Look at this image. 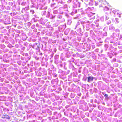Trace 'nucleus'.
I'll return each mask as SVG.
<instances>
[{"instance_id": "obj_52", "label": "nucleus", "mask_w": 122, "mask_h": 122, "mask_svg": "<svg viewBox=\"0 0 122 122\" xmlns=\"http://www.w3.org/2000/svg\"><path fill=\"white\" fill-rule=\"evenodd\" d=\"M95 3L96 4V5H98V3H96V1H95Z\"/></svg>"}, {"instance_id": "obj_46", "label": "nucleus", "mask_w": 122, "mask_h": 122, "mask_svg": "<svg viewBox=\"0 0 122 122\" xmlns=\"http://www.w3.org/2000/svg\"><path fill=\"white\" fill-rule=\"evenodd\" d=\"M117 15L118 16L120 17V15L119 14L117 13Z\"/></svg>"}, {"instance_id": "obj_38", "label": "nucleus", "mask_w": 122, "mask_h": 122, "mask_svg": "<svg viewBox=\"0 0 122 122\" xmlns=\"http://www.w3.org/2000/svg\"><path fill=\"white\" fill-rule=\"evenodd\" d=\"M78 31L80 32H81V28H79L78 29Z\"/></svg>"}, {"instance_id": "obj_22", "label": "nucleus", "mask_w": 122, "mask_h": 122, "mask_svg": "<svg viewBox=\"0 0 122 122\" xmlns=\"http://www.w3.org/2000/svg\"><path fill=\"white\" fill-rule=\"evenodd\" d=\"M48 21V20L47 19H45L44 20L43 22V24L44 25L45 24V23L46 22H47Z\"/></svg>"}, {"instance_id": "obj_16", "label": "nucleus", "mask_w": 122, "mask_h": 122, "mask_svg": "<svg viewBox=\"0 0 122 122\" xmlns=\"http://www.w3.org/2000/svg\"><path fill=\"white\" fill-rule=\"evenodd\" d=\"M57 10H54L53 11V13L54 14H57L58 13Z\"/></svg>"}, {"instance_id": "obj_39", "label": "nucleus", "mask_w": 122, "mask_h": 122, "mask_svg": "<svg viewBox=\"0 0 122 122\" xmlns=\"http://www.w3.org/2000/svg\"><path fill=\"white\" fill-rule=\"evenodd\" d=\"M28 25L30 26L31 24L30 22H28Z\"/></svg>"}, {"instance_id": "obj_35", "label": "nucleus", "mask_w": 122, "mask_h": 122, "mask_svg": "<svg viewBox=\"0 0 122 122\" xmlns=\"http://www.w3.org/2000/svg\"><path fill=\"white\" fill-rule=\"evenodd\" d=\"M72 0H68L67 1L68 3H69L71 2Z\"/></svg>"}, {"instance_id": "obj_62", "label": "nucleus", "mask_w": 122, "mask_h": 122, "mask_svg": "<svg viewBox=\"0 0 122 122\" xmlns=\"http://www.w3.org/2000/svg\"><path fill=\"white\" fill-rule=\"evenodd\" d=\"M105 46H106V47H107V45H105Z\"/></svg>"}, {"instance_id": "obj_1", "label": "nucleus", "mask_w": 122, "mask_h": 122, "mask_svg": "<svg viewBox=\"0 0 122 122\" xmlns=\"http://www.w3.org/2000/svg\"><path fill=\"white\" fill-rule=\"evenodd\" d=\"M92 21H89L87 20H85L84 21L81 22V24L82 25L83 28H85V26L86 25V30H88L90 29L89 24L92 22Z\"/></svg>"}, {"instance_id": "obj_60", "label": "nucleus", "mask_w": 122, "mask_h": 122, "mask_svg": "<svg viewBox=\"0 0 122 122\" xmlns=\"http://www.w3.org/2000/svg\"><path fill=\"white\" fill-rule=\"evenodd\" d=\"M36 25L37 26H38V24H36Z\"/></svg>"}, {"instance_id": "obj_36", "label": "nucleus", "mask_w": 122, "mask_h": 122, "mask_svg": "<svg viewBox=\"0 0 122 122\" xmlns=\"http://www.w3.org/2000/svg\"><path fill=\"white\" fill-rule=\"evenodd\" d=\"M109 38H107L105 40V42H106V41H107L109 40Z\"/></svg>"}, {"instance_id": "obj_21", "label": "nucleus", "mask_w": 122, "mask_h": 122, "mask_svg": "<svg viewBox=\"0 0 122 122\" xmlns=\"http://www.w3.org/2000/svg\"><path fill=\"white\" fill-rule=\"evenodd\" d=\"M104 96L105 97V99H106L108 100V95L107 94H106L104 95Z\"/></svg>"}, {"instance_id": "obj_40", "label": "nucleus", "mask_w": 122, "mask_h": 122, "mask_svg": "<svg viewBox=\"0 0 122 122\" xmlns=\"http://www.w3.org/2000/svg\"><path fill=\"white\" fill-rule=\"evenodd\" d=\"M25 11V9L24 8H23L22 9V12L23 11Z\"/></svg>"}, {"instance_id": "obj_31", "label": "nucleus", "mask_w": 122, "mask_h": 122, "mask_svg": "<svg viewBox=\"0 0 122 122\" xmlns=\"http://www.w3.org/2000/svg\"><path fill=\"white\" fill-rule=\"evenodd\" d=\"M50 23V22H47V23L46 24V25L47 27H48V25H49Z\"/></svg>"}, {"instance_id": "obj_61", "label": "nucleus", "mask_w": 122, "mask_h": 122, "mask_svg": "<svg viewBox=\"0 0 122 122\" xmlns=\"http://www.w3.org/2000/svg\"><path fill=\"white\" fill-rule=\"evenodd\" d=\"M63 40L64 41H65L66 40V39H64V38H63Z\"/></svg>"}, {"instance_id": "obj_28", "label": "nucleus", "mask_w": 122, "mask_h": 122, "mask_svg": "<svg viewBox=\"0 0 122 122\" xmlns=\"http://www.w3.org/2000/svg\"><path fill=\"white\" fill-rule=\"evenodd\" d=\"M56 4L54 3L53 4H51V6L52 7H55Z\"/></svg>"}, {"instance_id": "obj_12", "label": "nucleus", "mask_w": 122, "mask_h": 122, "mask_svg": "<svg viewBox=\"0 0 122 122\" xmlns=\"http://www.w3.org/2000/svg\"><path fill=\"white\" fill-rule=\"evenodd\" d=\"M31 0V2L32 4V6H33L34 5V3L35 2V0Z\"/></svg>"}, {"instance_id": "obj_48", "label": "nucleus", "mask_w": 122, "mask_h": 122, "mask_svg": "<svg viewBox=\"0 0 122 122\" xmlns=\"http://www.w3.org/2000/svg\"><path fill=\"white\" fill-rule=\"evenodd\" d=\"M99 2H101V3H102V2H103L102 0H99Z\"/></svg>"}, {"instance_id": "obj_30", "label": "nucleus", "mask_w": 122, "mask_h": 122, "mask_svg": "<svg viewBox=\"0 0 122 122\" xmlns=\"http://www.w3.org/2000/svg\"><path fill=\"white\" fill-rule=\"evenodd\" d=\"M68 30H66L65 32V34L66 35H67L68 34Z\"/></svg>"}, {"instance_id": "obj_5", "label": "nucleus", "mask_w": 122, "mask_h": 122, "mask_svg": "<svg viewBox=\"0 0 122 122\" xmlns=\"http://www.w3.org/2000/svg\"><path fill=\"white\" fill-rule=\"evenodd\" d=\"M94 78L92 76H90L88 77L87 81L89 82H90L93 81Z\"/></svg>"}, {"instance_id": "obj_19", "label": "nucleus", "mask_w": 122, "mask_h": 122, "mask_svg": "<svg viewBox=\"0 0 122 122\" xmlns=\"http://www.w3.org/2000/svg\"><path fill=\"white\" fill-rule=\"evenodd\" d=\"M80 24V22H78L76 25V27L75 29H76V28L77 27V26L79 25Z\"/></svg>"}, {"instance_id": "obj_17", "label": "nucleus", "mask_w": 122, "mask_h": 122, "mask_svg": "<svg viewBox=\"0 0 122 122\" xmlns=\"http://www.w3.org/2000/svg\"><path fill=\"white\" fill-rule=\"evenodd\" d=\"M108 15L107 14L105 16V19L106 20H107L109 18V17L108 16Z\"/></svg>"}, {"instance_id": "obj_43", "label": "nucleus", "mask_w": 122, "mask_h": 122, "mask_svg": "<svg viewBox=\"0 0 122 122\" xmlns=\"http://www.w3.org/2000/svg\"><path fill=\"white\" fill-rule=\"evenodd\" d=\"M34 26H35V25H33L32 27L31 28H32V29H33L34 28Z\"/></svg>"}, {"instance_id": "obj_55", "label": "nucleus", "mask_w": 122, "mask_h": 122, "mask_svg": "<svg viewBox=\"0 0 122 122\" xmlns=\"http://www.w3.org/2000/svg\"><path fill=\"white\" fill-rule=\"evenodd\" d=\"M93 106L94 107H96V105H93Z\"/></svg>"}, {"instance_id": "obj_6", "label": "nucleus", "mask_w": 122, "mask_h": 122, "mask_svg": "<svg viewBox=\"0 0 122 122\" xmlns=\"http://www.w3.org/2000/svg\"><path fill=\"white\" fill-rule=\"evenodd\" d=\"M99 20L97 19L94 21V23L95 24L96 26V27H98L99 26Z\"/></svg>"}, {"instance_id": "obj_44", "label": "nucleus", "mask_w": 122, "mask_h": 122, "mask_svg": "<svg viewBox=\"0 0 122 122\" xmlns=\"http://www.w3.org/2000/svg\"><path fill=\"white\" fill-rule=\"evenodd\" d=\"M56 1H57L58 3H59L61 1V0H56Z\"/></svg>"}, {"instance_id": "obj_32", "label": "nucleus", "mask_w": 122, "mask_h": 122, "mask_svg": "<svg viewBox=\"0 0 122 122\" xmlns=\"http://www.w3.org/2000/svg\"><path fill=\"white\" fill-rule=\"evenodd\" d=\"M113 36L112 37H115V38L116 37V34L115 33H113Z\"/></svg>"}, {"instance_id": "obj_14", "label": "nucleus", "mask_w": 122, "mask_h": 122, "mask_svg": "<svg viewBox=\"0 0 122 122\" xmlns=\"http://www.w3.org/2000/svg\"><path fill=\"white\" fill-rule=\"evenodd\" d=\"M55 15L50 16H49V18L50 19H54L55 18Z\"/></svg>"}, {"instance_id": "obj_42", "label": "nucleus", "mask_w": 122, "mask_h": 122, "mask_svg": "<svg viewBox=\"0 0 122 122\" xmlns=\"http://www.w3.org/2000/svg\"><path fill=\"white\" fill-rule=\"evenodd\" d=\"M79 16H80V15H78V16L77 17H75L74 18V19H77V18H78Z\"/></svg>"}, {"instance_id": "obj_57", "label": "nucleus", "mask_w": 122, "mask_h": 122, "mask_svg": "<svg viewBox=\"0 0 122 122\" xmlns=\"http://www.w3.org/2000/svg\"><path fill=\"white\" fill-rule=\"evenodd\" d=\"M120 38H122V34L120 35Z\"/></svg>"}, {"instance_id": "obj_18", "label": "nucleus", "mask_w": 122, "mask_h": 122, "mask_svg": "<svg viewBox=\"0 0 122 122\" xmlns=\"http://www.w3.org/2000/svg\"><path fill=\"white\" fill-rule=\"evenodd\" d=\"M109 10V8L106 7V6H105V8H104V10L105 11H107L108 10Z\"/></svg>"}, {"instance_id": "obj_4", "label": "nucleus", "mask_w": 122, "mask_h": 122, "mask_svg": "<svg viewBox=\"0 0 122 122\" xmlns=\"http://www.w3.org/2000/svg\"><path fill=\"white\" fill-rule=\"evenodd\" d=\"M66 28L65 25H61L59 26L58 29L60 31H62L63 30Z\"/></svg>"}, {"instance_id": "obj_10", "label": "nucleus", "mask_w": 122, "mask_h": 122, "mask_svg": "<svg viewBox=\"0 0 122 122\" xmlns=\"http://www.w3.org/2000/svg\"><path fill=\"white\" fill-rule=\"evenodd\" d=\"M115 31L116 32H118V33H117V34L116 36H119V31H120L118 29H117Z\"/></svg>"}, {"instance_id": "obj_49", "label": "nucleus", "mask_w": 122, "mask_h": 122, "mask_svg": "<svg viewBox=\"0 0 122 122\" xmlns=\"http://www.w3.org/2000/svg\"><path fill=\"white\" fill-rule=\"evenodd\" d=\"M25 56H28V54L27 53H26L25 54Z\"/></svg>"}, {"instance_id": "obj_34", "label": "nucleus", "mask_w": 122, "mask_h": 122, "mask_svg": "<svg viewBox=\"0 0 122 122\" xmlns=\"http://www.w3.org/2000/svg\"><path fill=\"white\" fill-rule=\"evenodd\" d=\"M108 29V27H105L103 29V30H107Z\"/></svg>"}, {"instance_id": "obj_13", "label": "nucleus", "mask_w": 122, "mask_h": 122, "mask_svg": "<svg viewBox=\"0 0 122 122\" xmlns=\"http://www.w3.org/2000/svg\"><path fill=\"white\" fill-rule=\"evenodd\" d=\"M47 7H44L43 6L41 7L40 8H39V9H47Z\"/></svg>"}, {"instance_id": "obj_29", "label": "nucleus", "mask_w": 122, "mask_h": 122, "mask_svg": "<svg viewBox=\"0 0 122 122\" xmlns=\"http://www.w3.org/2000/svg\"><path fill=\"white\" fill-rule=\"evenodd\" d=\"M116 20V23H119L118 19L117 18H116L115 19Z\"/></svg>"}, {"instance_id": "obj_20", "label": "nucleus", "mask_w": 122, "mask_h": 122, "mask_svg": "<svg viewBox=\"0 0 122 122\" xmlns=\"http://www.w3.org/2000/svg\"><path fill=\"white\" fill-rule=\"evenodd\" d=\"M91 26L93 28H95L96 25L94 23V24H92L91 25Z\"/></svg>"}, {"instance_id": "obj_41", "label": "nucleus", "mask_w": 122, "mask_h": 122, "mask_svg": "<svg viewBox=\"0 0 122 122\" xmlns=\"http://www.w3.org/2000/svg\"><path fill=\"white\" fill-rule=\"evenodd\" d=\"M104 4L106 5V4H108L107 3L106 1H104V3H103Z\"/></svg>"}, {"instance_id": "obj_3", "label": "nucleus", "mask_w": 122, "mask_h": 122, "mask_svg": "<svg viewBox=\"0 0 122 122\" xmlns=\"http://www.w3.org/2000/svg\"><path fill=\"white\" fill-rule=\"evenodd\" d=\"M95 14L91 12L89 13L87 15L88 16L90 17L89 20H94L95 18Z\"/></svg>"}, {"instance_id": "obj_2", "label": "nucleus", "mask_w": 122, "mask_h": 122, "mask_svg": "<svg viewBox=\"0 0 122 122\" xmlns=\"http://www.w3.org/2000/svg\"><path fill=\"white\" fill-rule=\"evenodd\" d=\"M59 10L60 14H63V13H66L65 11L68 10V8L66 7H60Z\"/></svg>"}, {"instance_id": "obj_7", "label": "nucleus", "mask_w": 122, "mask_h": 122, "mask_svg": "<svg viewBox=\"0 0 122 122\" xmlns=\"http://www.w3.org/2000/svg\"><path fill=\"white\" fill-rule=\"evenodd\" d=\"M115 29L114 27L112 25H110L109 26V30L111 31H113Z\"/></svg>"}, {"instance_id": "obj_59", "label": "nucleus", "mask_w": 122, "mask_h": 122, "mask_svg": "<svg viewBox=\"0 0 122 122\" xmlns=\"http://www.w3.org/2000/svg\"><path fill=\"white\" fill-rule=\"evenodd\" d=\"M17 32L19 33H20V31L19 30H18Z\"/></svg>"}, {"instance_id": "obj_11", "label": "nucleus", "mask_w": 122, "mask_h": 122, "mask_svg": "<svg viewBox=\"0 0 122 122\" xmlns=\"http://www.w3.org/2000/svg\"><path fill=\"white\" fill-rule=\"evenodd\" d=\"M77 11L76 10H73L72 12L71 13V15H73V14H75L76 13H77Z\"/></svg>"}, {"instance_id": "obj_58", "label": "nucleus", "mask_w": 122, "mask_h": 122, "mask_svg": "<svg viewBox=\"0 0 122 122\" xmlns=\"http://www.w3.org/2000/svg\"><path fill=\"white\" fill-rule=\"evenodd\" d=\"M48 3H49L50 2V0H48Z\"/></svg>"}, {"instance_id": "obj_8", "label": "nucleus", "mask_w": 122, "mask_h": 122, "mask_svg": "<svg viewBox=\"0 0 122 122\" xmlns=\"http://www.w3.org/2000/svg\"><path fill=\"white\" fill-rule=\"evenodd\" d=\"M57 17L58 18L61 19L62 20H61V21H65V20L64 19V18H62V16L61 15H58L57 16Z\"/></svg>"}, {"instance_id": "obj_63", "label": "nucleus", "mask_w": 122, "mask_h": 122, "mask_svg": "<svg viewBox=\"0 0 122 122\" xmlns=\"http://www.w3.org/2000/svg\"><path fill=\"white\" fill-rule=\"evenodd\" d=\"M81 102H84V101L83 100H82L81 101Z\"/></svg>"}, {"instance_id": "obj_26", "label": "nucleus", "mask_w": 122, "mask_h": 122, "mask_svg": "<svg viewBox=\"0 0 122 122\" xmlns=\"http://www.w3.org/2000/svg\"><path fill=\"white\" fill-rule=\"evenodd\" d=\"M100 20L102 21H104V17L103 16H102L101 17Z\"/></svg>"}, {"instance_id": "obj_56", "label": "nucleus", "mask_w": 122, "mask_h": 122, "mask_svg": "<svg viewBox=\"0 0 122 122\" xmlns=\"http://www.w3.org/2000/svg\"><path fill=\"white\" fill-rule=\"evenodd\" d=\"M87 45V44H85L84 45V46H86Z\"/></svg>"}, {"instance_id": "obj_50", "label": "nucleus", "mask_w": 122, "mask_h": 122, "mask_svg": "<svg viewBox=\"0 0 122 122\" xmlns=\"http://www.w3.org/2000/svg\"><path fill=\"white\" fill-rule=\"evenodd\" d=\"M96 98H98V97H99V96L98 95H96Z\"/></svg>"}, {"instance_id": "obj_37", "label": "nucleus", "mask_w": 122, "mask_h": 122, "mask_svg": "<svg viewBox=\"0 0 122 122\" xmlns=\"http://www.w3.org/2000/svg\"><path fill=\"white\" fill-rule=\"evenodd\" d=\"M107 32H105L104 34V36H107Z\"/></svg>"}, {"instance_id": "obj_15", "label": "nucleus", "mask_w": 122, "mask_h": 122, "mask_svg": "<svg viewBox=\"0 0 122 122\" xmlns=\"http://www.w3.org/2000/svg\"><path fill=\"white\" fill-rule=\"evenodd\" d=\"M58 24L57 23H56L53 24V27H57L58 25Z\"/></svg>"}, {"instance_id": "obj_47", "label": "nucleus", "mask_w": 122, "mask_h": 122, "mask_svg": "<svg viewBox=\"0 0 122 122\" xmlns=\"http://www.w3.org/2000/svg\"><path fill=\"white\" fill-rule=\"evenodd\" d=\"M94 91H95L96 92V91H97L96 89L95 88H94Z\"/></svg>"}, {"instance_id": "obj_54", "label": "nucleus", "mask_w": 122, "mask_h": 122, "mask_svg": "<svg viewBox=\"0 0 122 122\" xmlns=\"http://www.w3.org/2000/svg\"><path fill=\"white\" fill-rule=\"evenodd\" d=\"M26 8L27 10H28L29 9V7H26Z\"/></svg>"}, {"instance_id": "obj_64", "label": "nucleus", "mask_w": 122, "mask_h": 122, "mask_svg": "<svg viewBox=\"0 0 122 122\" xmlns=\"http://www.w3.org/2000/svg\"><path fill=\"white\" fill-rule=\"evenodd\" d=\"M40 55H42V53H40Z\"/></svg>"}, {"instance_id": "obj_9", "label": "nucleus", "mask_w": 122, "mask_h": 122, "mask_svg": "<svg viewBox=\"0 0 122 122\" xmlns=\"http://www.w3.org/2000/svg\"><path fill=\"white\" fill-rule=\"evenodd\" d=\"M36 75L38 76H40L42 75L41 73L39 71H36Z\"/></svg>"}, {"instance_id": "obj_25", "label": "nucleus", "mask_w": 122, "mask_h": 122, "mask_svg": "<svg viewBox=\"0 0 122 122\" xmlns=\"http://www.w3.org/2000/svg\"><path fill=\"white\" fill-rule=\"evenodd\" d=\"M30 13L32 14H33L34 13V11L33 10H30Z\"/></svg>"}, {"instance_id": "obj_53", "label": "nucleus", "mask_w": 122, "mask_h": 122, "mask_svg": "<svg viewBox=\"0 0 122 122\" xmlns=\"http://www.w3.org/2000/svg\"><path fill=\"white\" fill-rule=\"evenodd\" d=\"M88 1V0H83V2L84 1Z\"/></svg>"}, {"instance_id": "obj_45", "label": "nucleus", "mask_w": 122, "mask_h": 122, "mask_svg": "<svg viewBox=\"0 0 122 122\" xmlns=\"http://www.w3.org/2000/svg\"><path fill=\"white\" fill-rule=\"evenodd\" d=\"M81 95V94L80 93H79V94H77V95L79 96H80Z\"/></svg>"}, {"instance_id": "obj_24", "label": "nucleus", "mask_w": 122, "mask_h": 122, "mask_svg": "<svg viewBox=\"0 0 122 122\" xmlns=\"http://www.w3.org/2000/svg\"><path fill=\"white\" fill-rule=\"evenodd\" d=\"M46 14V12L45 11H43L42 12V15H45Z\"/></svg>"}, {"instance_id": "obj_51", "label": "nucleus", "mask_w": 122, "mask_h": 122, "mask_svg": "<svg viewBox=\"0 0 122 122\" xmlns=\"http://www.w3.org/2000/svg\"><path fill=\"white\" fill-rule=\"evenodd\" d=\"M93 48H94L95 47V46L94 45H93L92 46Z\"/></svg>"}, {"instance_id": "obj_23", "label": "nucleus", "mask_w": 122, "mask_h": 122, "mask_svg": "<svg viewBox=\"0 0 122 122\" xmlns=\"http://www.w3.org/2000/svg\"><path fill=\"white\" fill-rule=\"evenodd\" d=\"M111 21L110 20H108L107 21V24L108 25L110 24L111 23Z\"/></svg>"}, {"instance_id": "obj_27", "label": "nucleus", "mask_w": 122, "mask_h": 122, "mask_svg": "<svg viewBox=\"0 0 122 122\" xmlns=\"http://www.w3.org/2000/svg\"><path fill=\"white\" fill-rule=\"evenodd\" d=\"M74 61V58H72L70 60V61L72 62H73Z\"/></svg>"}, {"instance_id": "obj_33", "label": "nucleus", "mask_w": 122, "mask_h": 122, "mask_svg": "<svg viewBox=\"0 0 122 122\" xmlns=\"http://www.w3.org/2000/svg\"><path fill=\"white\" fill-rule=\"evenodd\" d=\"M50 12H49L48 11L47 12V15L48 16V17H49V16H50Z\"/></svg>"}]
</instances>
